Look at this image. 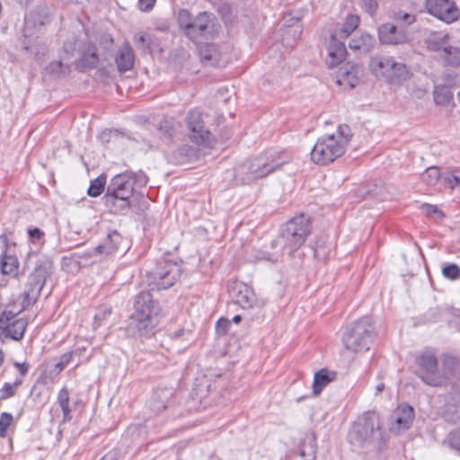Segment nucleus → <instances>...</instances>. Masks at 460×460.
Masks as SVG:
<instances>
[{"mask_svg":"<svg viewBox=\"0 0 460 460\" xmlns=\"http://www.w3.org/2000/svg\"><path fill=\"white\" fill-rule=\"evenodd\" d=\"M444 185L451 190H460V171H453L442 177Z\"/></svg>","mask_w":460,"mask_h":460,"instance_id":"a19ab883","label":"nucleus"},{"mask_svg":"<svg viewBox=\"0 0 460 460\" xmlns=\"http://www.w3.org/2000/svg\"><path fill=\"white\" fill-rule=\"evenodd\" d=\"M75 354V351L63 354L59 360L53 365V368L50 370V373L58 375L68 364L72 362Z\"/></svg>","mask_w":460,"mask_h":460,"instance_id":"ea45409f","label":"nucleus"},{"mask_svg":"<svg viewBox=\"0 0 460 460\" xmlns=\"http://www.w3.org/2000/svg\"><path fill=\"white\" fill-rule=\"evenodd\" d=\"M46 71L54 76H58L64 73V66L60 61H53L47 67Z\"/></svg>","mask_w":460,"mask_h":460,"instance_id":"3c124183","label":"nucleus"},{"mask_svg":"<svg viewBox=\"0 0 460 460\" xmlns=\"http://www.w3.org/2000/svg\"><path fill=\"white\" fill-rule=\"evenodd\" d=\"M375 45V37L367 32L356 34L349 42V48L360 54H367L370 52L374 49Z\"/></svg>","mask_w":460,"mask_h":460,"instance_id":"412c9836","label":"nucleus"},{"mask_svg":"<svg viewBox=\"0 0 460 460\" xmlns=\"http://www.w3.org/2000/svg\"><path fill=\"white\" fill-rule=\"evenodd\" d=\"M241 320H242L241 315L237 314V315H234V316L232 318V320H230V321H231V323H239L241 322Z\"/></svg>","mask_w":460,"mask_h":460,"instance_id":"680f3d73","label":"nucleus"},{"mask_svg":"<svg viewBox=\"0 0 460 460\" xmlns=\"http://www.w3.org/2000/svg\"><path fill=\"white\" fill-rule=\"evenodd\" d=\"M302 33V25L298 19L292 18V23L281 29V42L287 49L296 44Z\"/></svg>","mask_w":460,"mask_h":460,"instance_id":"4be33fe9","label":"nucleus"},{"mask_svg":"<svg viewBox=\"0 0 460 460\" xmlns=\"http://www.w3.org/2000/svg\"><path fill=\"white\" fill-rule=\"evenodd\" d=\"M452 99V93L447 86H436L434 100L437 104L445 105Z\"/></svg>","mask_w":460,"mask_h":460,"instance_id":"58836bf2","label":"nucleus"},{"mask_svg":"<svg viewBox=\"0 0 460 460\" xmlns=\"http://www.w3.org/2000/svg\"><path fill=\"white\" fill-rule=\"evenodd\" d=\"M420 209L422 210L423 213H425L428 216H431L433 214H439V216H442V213L434 205L422 204Z\"/></svg>","mask_w":460,"mask_h":460,"instance_id":"6e6d98bb","label":"nucleus"},{"mask_svg":"<svg viewBox=\"0 0 460 460\" xmlns=\"http://www.w3.org/2000/svg\"><path fill=\"white\" fill-rule=\"evenodd\" d=\"M156 410L159 411V410H162V409H164L165 408V404L164 403H162L161 405H157L155 406Z\"/></svg>","mask_w":460,"mask_h":460,"instance_id":"0e129e2a","label":"nucleus"},{"mask_svg":"<svg viewBox=\"0 0 460 460\" xmlns=\"http://www.w3.org/2000/svg\"><path fill=\"white\" fill-rule=\"evenodd\" d=\"M376 335L370 319L360 318L347 327L342 335V344L350 352H364L370 349Z\"/></svg>","mask_w":460,"mask_h":460,"instance_id":"423d86ee","label":"nucleus"},{"mask_svg":"<svg viewBox=\"0 0 460 460\" xmlns=\"http://www.w3.org/2000/svg\"><path fill=\"white\" fill-rule=\"evenodd\" d=\"M134 313L128 331L134 336L143 337L151 333L157 324V312L149 292H140L135 298Z\"/></svg>","mask_w":460,"mask_h":460,"instance_id":"7ed1b4c3","label":"nucleus"},{"mask_svg":"<svg viewBox=\"0 0 460 460\" xmlns=\"http://www.w3.org/2000/svg\"><path fill=\"white\" fill-rule=\"evenodd\" d=\"M380 420L376 413L367 411L354 422L349 434L351 445L363 447L380 436Z\"/></svg>","mask_w":460,"mask_h":460,"instance_id":"0eeeda50","label":"nucleus"},{"mask_svg":"<svg viewBox=\"0 0 460 460\" xmlns=\"http://www.w3.org/2000/svg\"><path fill=\"white\" fill-rule=\"evenodd\" d=\"M445 418L452 422L460 420V394H456L454 404L446 405Z\"/></svg>","mask_w":460,"mask_h":460,"instance_id":"f704fd0d","label":"nucleus"},{"mask_svg":"<svg viewBox=\"0 0 460 460\" xmlns=\"http://www.w3.org/2000/svg\"><path fill=\"white\" fill-rule=\"evenodd\" d=\"M23 303L25 304V305H23V307H26V305H28L27 303H25L24 301H23Z\"/></svg>","mask_w":460,"mask_h":460,"instance_id":"774afa93","label":"nucleus"},{"mask_svg":"<svg viewBox=\"0 0 460 460\" xmlns=\"http://www.w3.org/2000/svg\"><path fill=\"white\" fill-rule=\"evenodd\" d=\"M228 293L233 303L243 309L251 308L256 302L255 294L243 282L233 281L228 284Z\"/></svg>","mask_w":460,"mask_h":460,"instance_id":"2eb2a0df","label":"nucleus"},{"mask_svg":"<svg viewBox=\"0 0 460 460\" xmlns=\"http://www.w3.org/2000/svg\"><path fill=\"white\" fill-rule=\"evenodd\" d=\"M359 17L356 14H349L345 22L334 31L332 36L338 39H347L359 24Z\"/></svg>","mask_w":460,"mask_h":460,"instance_id":"bb28decb","label":"nucleus"},{"mask_svg":"<svg viewBox=\"0 0 460 460\" xmlns=\"http://www.w3.org/2000/svg\"><path fill=\"white\" fill-rule=\"evenodd\" d=\"M111 205L113 206V204ZM114 207L116 213H124L129 208V201L128 199H116Z\"/></svg>","mask_w":460,"mask_h":460,"instance_id":"5fc2aeb1","label":"nucleus"},{"mask_svg":"<svg viewBox=\"0 0 460 460\" xmlns=\"http://www.w3.org/2000/svg\"><path fill=\"white\" fill-rule=\"evenodd\" d=\"M267 160H270V162L264 163L263 165L261 166V177L268 175L270 172H273L283 164L282 161H279V158L276 160L275 158H271V155L267 156Z\"/></svg>","mask_w":460,"mask_h":460,"instance_id":"a18cd8bd","label":"nucleus"},{"mask_svg":"<svg viewBox=\"0 0 460 460\" xmlns=\"http://www.w3.org/2000/svg\"><path fill=\"white\" fill-rule=\"evenodd\" d=\"M52 270V263L48 260L38 261L31 276L38 279L36 286L45 285L46 279Z\"/></svg>","mask_w":460,"mask_h":460,"instance_id":"c756f323","label":"nucleus"},{"mask_svg":"<svg viewBox=\"0 0 460 460\" xmlns=\"http://www.w3.org/2000/svg\"><path fill=\"white\" fill-rule=\"evenodd\" d=\"M58 402L62 410L65 420L72 419L71 408L69 406V393L66 387L62 388L58 394Z\"/></svg>","mask_w":460,"mask_h":460,"instance_id":"473e14b6","label":"nucleus"},{"mask_svg":"<svg viewBox=\"0 0 460 460\" xmlns=\"http://www.w3.org/2000/svg\"><path fill=\"white\" fill-rule=\"evenodd\" d=\"M425 6L429 13L447 23L456 21L460 15L457 6L451 0H426Z\"/></svg>","mask_w":460,"mask_h":460,"instance_id":"9b49d317","label":"nucleus"},{"mask_svg":"<svg viewBox=\"0 0 460 460\" xmlns=\"http://www.w3.org/2000/svg\"><path fill=\"white\" fill-rule=\"evenodd\" d=\"M111 314V308L109 305H102L98 309L94 315L93 327L97 328L104 323V321Z\"/></svg>","mask_w":460,"mask_h":460,"instance_id":"37998d69","label":"nucleus"},{"mask_svg":"<svg viewBox=\"0 0 460 460\" xmlns=\"http://www.w3.org/2000/svg\"><path fill=\"white\" fill-rule=\"evenodd\" d=\"M147 176L140 172H124L115 175L107 186L104 196L107 204H115L116 199H129L133 195L134 186L143 187L147 184Z\"/></svg>","mask_w":460,"mask_h":460,"instance_id":"39448f33","label":"nucleus"},{"mask_svg":"<svg viewBox=\"0 0 460 460\" xmlns=\"http://www.w3.org/2000/svg\"><path fill=\"white\" fill-rule=\"evenodd\" d=\"M155 38L153 35L146 32H139L134 36V44L138 49L146 51L151 49L154 43Z\"/></svg>","mask_w":460,"mask_h":460,"instance_id":"c9c22d12","label":"nucleus"},{"mask_svg":"<svg viewBox=\"0 0 460 460\" xmlns=\"http://www.w3.org/2000/svg\"><path fill=\"white\" fill-rule=\"evenodd\" d=\"M449 446L460 454V430L451 432L447 438Z\"/></svg>","mask_w":460,"mask_h":460,"instance_id":"603ef678","label":"nucleus"},{"mask_svg":"<svg viewBox=\"0 0 460 460\" xmlns=\"http://www.w3.org/2000/svg\"><path fill=\"white\" fill-rule=\"evenodd\" d=\"M442 275L450 280H456L460 278V268L455 263H449L443 267Z\"/></svg>","mask_w":460,"mask_h":460,"instance_id":"c03bdc74","label":"nucleus"},{"mask_svg":"<svg viewBox=\"0 0 460 460\" xmlns=\"http://www.w3.org/2000/svg\"><path fill=\"white\" fill-rule=\"evenodd\" d=\"M314 256H315L316 258H322V257H323V254H321V251H320V249H319V248H315V249H314Z\"/></svg>","mask_w":460,"mask_h":460,"instance_id":"e2e57ef3","label":"nucleus"},{"mask_svg":"<svg viewBox=\"0 0 460 460\" xmlns=\"http://www.w3.org/2000/svg\"><path fill=\"white\" fill-rule=\"evenodd\" d=\"M444 58L449 66H458L460 65V49L456 47H445L443 49Z\"/></svg>","mask_w":460,"mask_h":460,"instance_id":"e433bc0d","label":"nucleus"},{"mask_svg":"<svg viewBox=\"0 0 460 460\" xmlns=\"http://www.w3.org/2000/svg\"><path fill=\"white\" fill-rule=\"evenodd\" d=\"M99 56L96 47L91 43L85 44L81 49L80 58L77 60L76 66L80 69H90L97 66Z\"/></svg>","mask_w":460,"mask_h":460,"instance_id":"5701e85b","label":"nucleus"},{"mask_svg":"<svg viewBox=\"0 0 460 460\" xmlns=\"http://www.w3.org/2000/svg\"><path fill=\"white\" fill-rule=\"evenodd\" d=\"M106 184V175L101 174L91 181L87 193L91 197H98L104 190Z\"/></svg>","mask_w":460,"mask_h":460,"instance_id":"4c0bfd02","label":"nucleus"},{"mask_svg":"<svg viewBox=\"0 0 460 460\" xmlns=\"http://www.w3.org/2000/svg\"><path fill=\"white\" fill-rule=\"evenodd\" d=\"M363 67L359 64L348 62L341 66L336 74V83L339 85L351 89L359 82Z\"/></svg>","mask_w":460,"mask_h":460,"instance_id":"dca6fc26","label":"nucleus"},{"mask_svg":"<svg viewBox=\"0 0 460 460\" xmlns=\"http://www.w3.org/2000/svg\"><path fill=\"white\" fill-rule=\"evenodd\" d=\"M24 49L26 50H29L31 49V46L30 45H27L26 43H24Z\"/></svg>","mask_w":460,"mask_h":460,"instance_id":"338daca9","label":"nucleus"},{"mask_svg":"<svg viewBox=\"0 0 460 460\" xmlns=\"http://www.w3.org/2000/svg\"><path fill=\"white\" fill-rule=\"evenodd\" d=\"M336 377V373L323 368L314 374L313 392L319 394L323 388L332 382Z\"/></svg>","mask_w":460,"mask_h":460,"instance_id":"cd10ccee","label":"nucleus"},{"mask_svg":"<svg viewBox=\"0 0 460 460\" xmlns=\"http://www.w3.org/2000/svg\"><path fill=\"white\" fill-rule=\"evenodd\" d=\"M351 136L347 125H340L334 133L322 136L311 151L312 161L318 164H327L342 156Z\"/></svg>","mask_w":460,"mask_h":460,"instance_id":"f03ea898","label":"nucleus"},{"mask_svg":"<svg viewBox=\"0 0 460 460\" xmlns=\"http://www.w3.org/2000/svg\"><path fill=\"white\" fill-rule=\"evenodd\" d=\"M413 419V408L408 404H401L389 416L388 429L392 433L399 435L410 429Z\"/></svg>","mask_w":460,"mask_h":460,"instance_id":"f8f14e48","label":"nucleus"},{"mask_svg":"<svg viewBox=\"0 0 460 460\" xmlns=\"http://www.w3.org/2000/svg\"><path fill=\"white\" fill-rule=\"evenodd\" d=\"M310 232L311 225L307 216L301 214L294 217L280 226L279 235L270 242L272 252L267 251L266 245L261 259L278 261L284 253L291 255L302 246Z\"/></svg>","mask_w":460,"mask_h":460,"instance_id":"f257e3e1","label":"nucleus"},{"mask_svg":"<svg viewBox=\"0 0 460 460\" xmlns=\"http://www.w3.org/2000/svg\"><path fill=\"white\" fill-rule=\"evenodd\" d=\"M231 321L227 318L221 317L216 324V332L217 335L223 336L231 332Z\"/></svg>","mask_w":460,"mask_h":460,"instance_id":"49530a36","label":"nucleus"},{"mask_svg":"<svg viewBox=\"0 0 460 460\" xmlns=\"http://www.w3.org/2000/svg\"><path fill=\"white\" fill-rule=\"evenodd\" d=\"M22 377H16L13 383L5 382L0 389V401L14 396L17 388L22 384Z\"/></svg>","mask_w":460,"mask_h":460,"instance_id":"72a5a7b5","label":"nucleus"},{"mask_svg":"<svg viewBox=\"0 0 460 460\" xmlns=\"http://www.w3.org/2000/svg\"><path fill=\"white\" fill-rule=\"evenodd\" d=\"M18 270V260L15 247L0 238V271L4 275L15 276Z\"/></svg>","mask_w":460,"mask_h":460,"instance_id":"f3484780","label":"nucleus"},{"mask_svg":"<svg viewBox=\"0 0 460 460\" xmlns=\"http://www.w3.org/2000/svg\"><path fill=\"white\" fill-rule=\"evenodd\" d=\"M391 59L390 56L376 55L372 57L368 63V68L372 75L385 80Z\"/></svg>","mask_w":460,"mask_h":460,"instance_id":"a878e982","label":"nucleus"},{"mask_svg":"<svg viewBox=\"0 0 460 460\" xmlns=\"http://www.w3.org/2000/svg\"><path fill=\"white\" fill-rule=\"evenodd\" d=\"M27 321L22 317L17 318V313L11 310H4L0 315V329L5 336L19 341L23 337Z\"/></svg>","mask_w":460,"mask_h":460,"instance_id":"ddd939ff","label":"nucleus"},{"mask_svg":"<svg viewBox=\"0 0 460 460\" xmlns=\"http://www.w3.org/2000/svg\"><path fill=\"white\" fill-rule=\"evenodd\" d=\"M440 177L439 169L438 167L432 166L429 167L424 173L422 174V181L427 185H434L437 183Z\"/></svg>","mask_w":460,"mask_h":460,"instance_id":"79ce46f5","label":"nucleus"},{"mask_svg":"<svg viewBox=\"0 0 460 460\" xmlns=\"http://www.w3.org/2000/svg\"><path fill=\"white\" fill-rule=\"evenodd\" d=\"M13 421V416L10 413L3 412L0 416V437L6 435V430Z\"/></svg>","mask_w":460,"mask_h":460,"instance_id":"09e8293b","label":"nucleus"},{"mask_svg":"<svg viewBox=\"0 0 460 460\" xmlns=\"http://www.w3.org/2000/svg\"><path fill=\"white\" fill-rule=\"evenodd\" d=\"M181 270L180 265L173 261H161L149 273V286L157 289H167L172 287L180 278Z\"/></svg>","mask_w":460,"mask_h":460,"instance_id":"6e6552de","label":"nucleus"},{"mask_svg":"<svg viewBox=\"0 0 460 460\" xmlns=\"http://www.w3.org/2000/svg\"><path fill=\"white\" fill-rule=\"evenodd\" d=\"M458 364V360L453 357H447L443 359L442 368L439 371L444 378V384L456 376Z\"/></svg>","mask_w":460,"mask_h":460,"instance_id":"2f4dec72","label":"nucleus"},{"mask_svg":"<svg viewBox=\"0 0 460 460\" xmlns=\"http://www.w3.org/2000/svg\"><path fill=\"white\" fill-rule=\"evenodd\" d=\"M3 360H4V355H3V352L0 350V366L3 363Z\"/></svg>","mask_w":460,"mask_h":460,"instance_id":"69168bd1","label":"nucleus"},{"mask_svg":"<svg viewBox=\"0 0 460 460\" xmlns=\"http://www.w3.org/2000/svg\"><path fill=\"white\" fill-rule=\"evenodd\" d=\"M361 7L371 16H373L377 9V2L376 0H360Z\"/></svg>","mask_w":460,"mask_h":460,"instance_id":"864d4df0","label":"nucleus"},{"mask_svg":"<svg viewBox=\"0 0 460 460\" xmlns=\"http://www.w3.org/2000/svg\"><path fill=\"white\" fill-rule=\"evenodd\" d=\"M410 75V71L408 66L402 63L396 61L394 58L392 57L390 61L387 75H385V80L389 83H393L395 81H404Z\"/></svg>","mask_w":460,"mask_h":460,"instance_id":"393cba45","label":"nucleus"},{"mask_svg":"<svg viewBox=\"0 0 460 460\" xmlns=\"http://www.w3.org/2000/svg\"><path fill=\"white\" fill-rule=\"evenodd\" d=\"M392 17L398 22L405 25H411L415 22V16L413 14L402 11L394 12Z\"/></svg>","mask_w":460,"mask_h":460,"instance_id":"de8ad7c7","label":"nucleus"},{"mask_svg":"<svg viewBox=\"0 0 460 460\" xmlns=\"http://www.w3.org/2000/svg\"><path fill=\"white\" fill-rule=\"evenodd\" d=\"M177 22L184 35L192 41L213 38L219 28L214 14L208 12L192 16L188 10L181 9L177 14Z\"/></svg>","mask_w":460,"mask_h":460,"instance_id":"20e7f679","label":"nucleus"},{"mask_svg":"<svg viewBox=\"0 0 460 460\" xmlns=\"http://www.w3.org/2000/svg\"><path fill=\"white\" fill-rule=\"evenodd\" d=\"M286 460H313V458L311 455H307L303 448H298L297 450L290 452L287 456Z\"/></svg>","mask_w":460,"mask_h":460,"instance_id":"8fccbe9b","label":"nucleus"},{"mask_svg":"<svg viewBox=\"0 0 460 460\" xmlns=\"http://www.w3.org/2000/svg\"><path fill=\"white\" fill-rule=\"evenodd\" d=\"M347 50L343 42L332 35L331 41L327 47L326 64L329 67H334L341 64L346 57Z\"/></svg>","mask_w":460,"mask_h":460,"instance_id":"aec40b11","label":"nucleus"},{"mask_svg":"<svg viewBox=\"0 0 460 460\" xmlns=\"http://www.w3.org/2000/svg\"><path fill=\"white\" fill-rule=\"evenodd\" d=\"M121 242V236L117 232H112L108 234L107 239L100 245H98L94 252L99 254L110 255L117 251Z\"/></svg>","mask_w":460,"mask_h":460,"instance_id":"c85d7f7f","label":"nucleus"},{"mask_svg":"<svg viewBox=\"0 0 460 460\" xmlns=\"http://www.w3.org/2000/svg\"><path fill=\"white\" fill-rule=\"evenodd\" d=\"M384 388H385V385L383 383L378 384L376 386V394H380L384 390Z\"/></svg>","mask_w":460,"mask_h":460,"instance_id":"052dcab7","label":"nucleus"},{"mask_svg":"<svg viewBox=\"0 0 460 460\" xmlns=\"http://www.w3.org/2000/svg\"><path fill=\"white\" fill-rule=\"evenodd\" d=\"M186 123L189 136L192 142L205 146H208L211 144L212 135L205 127L202 114L199 111H190L186 117Z\"/></svg>","mask_w":460,"mask_h":460,"instance_id":"9d476101","label":"nucleus"},{"mask_svg":"<svg viewBox=\"0 0 460 460\" xmlns=\"http://www.w3.org/2000/svg\"><path fill=\"white\" fill-rule=\"evenodd\" d=\"M36 281L38 282V279H35L32 276H29L26 288L23 292L24 295V302L27 303V305H31V303L35 302L37 297L40 296V291L44 285H39V287L36 286Z\"/></svg>","mask_w":460,"mask_h":460,"instance_id":"7c9ffc66","label":"nucleus"},{"mask_svg":"<svg viewBox=\"0 0 460 460\" xmlns=\"http://www.w3.org/2000/svg\"><path fill=\"white\" fill-rule=\"evenodd\" d=\"M47 10L43 6H39L35 10L25 15L24 37L32 36V31L43 26L47 22Z\"/></svg>","mask_w":460,"mask_h":460,"instance_id":"6ab92c4d","label":"nucleus"},{"mask_svg":"<svg viewBox=\"0 0 460 460\" xmlns=\"http://www.w3.org/2000/svg\"><path fill=\"white\" fill-rule=\"evenodd\" d=\"M28 233L32 239H40L43 235V233L39 228L30 229Z\"/></svg>","mask_w":460,"mask_h":460,"instance_id":"bf43d9fd","label":"nucleus"},{"mask_svg":"<svg viewBox=\"0 0 460 460\" xmlns=\"http://www.w3.org/2000/svg\"><path fill=\"white\" fill-rule=\"evenodd\" d=\"M379 40L386 45L404 44L409 40V35L403 29H399L392 23H384L378 29Z\"/></svg>","mask_w":460,"mask_h":460,"instance_id":"a211bd4d","label":"nucleus"},{"mask_svg":"<svg viewBox=\"0 0 460 460\" xmlns=\"http://www.w3.org/2000/svg\"><path fill=\"white\" fill-rule=\"evenodd\" d=\"M418 376L427 385L439 386L444 385V378L438 369V361L435 354L430 350L423 351L417 358Z\"/></svg>","mask_w":460,"mask_h":460,"instance_id":"1a4fd4ad","label":"nucleus"},{"mask_svg":"<svg viewBox=\"0 0 460 460\" xmlns=\"http://www.w3.org/2000/svg\"><path fill=\"white\" fill-rule=\"evenodd\" d=\"M199 55L205 66H223L228 62L226 47L215 43H206L199 48Z\"/></svg>","mask_w":460,"mask_h":460,"instance_id":"4468645a","label":"nucleus"},{"mask_svg":"<svg viewBox=\"0 0 460 460\" xmlns=\"http://www.w3.org/2000/svg\"><path fill=\"white\" fill-rule=\"evenodd\" d=\"M115 61L120 72L128 71L134 66L135 56L128 43H125L119 48Z\"/></svg>","mask_w":460,"mask_h":460,"instance_id":"b1692460","label":"nucleus"},{"mask_svg":"<svg viewBox=\"0 0 460 460\" xmlns=\"http://www.w3.org/2000/svg\"><path fill=\"white\" fill-rule=\"evenodd\" d=\"M155 0H138V6L142 11H149L155 5Z\"/></svg>","mask_w":460,"mask_h":460,"instance_id":"13d9d810","label":"nucleus"},{"mask_svg":"<svg viewBox=\"0 0 460 460\" xmlns=\"http://www.w3.org/2000/svg\"><path fill=\"white\" fill-rule=\"evenodd\" d=\"M13 366L20 374L19 377L22 378L29 371V364H27L26 362H22V363L14 362Z\"/></svg>","mask_w":460,"mask_h":460,"instance_id":"4d7b16f0","label":"nucleus"}]
</instances>
